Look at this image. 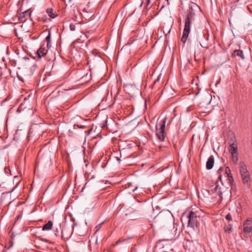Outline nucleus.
I'll return each mask as SVG.
<instances>
[{
  "mask_svg": "<svg viewBox=\"0 0 252 252\" xmlns=\"http://www.w3.org/2000/svg\"><path fill=\"white\" fill-rule=\"evenodd\" d=\"M166 120L164 119L160 121L156 125V135L159 140L164 141V129L165 127Z\"/></svg>",
  "mask_w": 252,
  "mask_h": 252,
  "instance_id": "f257e3e1",
  "label": "nucleus"
},
{
  "mask_svg": "<svg viewBox=\"0 0 252 252\" xmlns=\"http://www.w3.org/2000/svg\"><path fill=\"white\" fill-rule=\"evenodd\" d=\"M191 21L189 16H188L185 20V24L183 34L182 37V41L186 42L189 34L190 32Z\"/></svg>",
  "mask_w": 252,
  "mask_h": 252,
  "instance_id": "f03ea898",
  "label": "nucleus"
},
{
  "mask_svg": "<svg viewBox=\"0 0 252 252\" xmlns=\"http://www.w3.org/2000/svg\"><path fill=\"white\" fill-rule=\"evenodd\" d=\"M188 226L194 230L195 226L197 225V216L193 212H190L189 215L188 216Z\"/></svg>",
  "mask_w": 252,
  "mask_h": 252,
  "instance_id": "7ed1b4c3",
  "label": "nucleus"
},
{
  "mask_svg": "<svg viewBox=\"0 0 252 252\" xmlns=\"http://www.w3.org/2000/svg\"><path fill=\"white\" fill-rule=\"evenodd\" d=\"M244 231L246 233H250L252 231V220L248 219L244 223Z\"/></svg>",
  "mask_w": 252,
  "mask_h": 252,
  "instance_id": "20e7f679",
  "label": "nucleus"
},
{
  "mask_svg": "<svg viewBox=\"0 0 252 252\" xmlns=\"http://www.w3.org/2000/svg\"><path fill=\"white\" fill-rule=\"evenodd\" d=\"M46 12L48 15L52 19L56 18L58 15L56 11L52 8H47Z\"/></svg>",
  "mask_w": 252,
  "mask_h": 252,
  "instance_id": "39448f33",
  "label": "nucleus"
},
{
  "mask_svg": "<svg viewBox=\"0 0 252 252\" xmlns=\"http://www.w3.org/2000/svg\"><path fill=\"white\" fill-rule=\"evenodd\" d=\"M212 190L214 191L217 192L219 193L220 197L222 195V189L218 183H216L214 186L212 187Z\"/></svg>",
  "mask_w": 252,
  "mask_h": 252,
  "instance_id": "423d86ee",
  "label": "nucleus"
},
{
  "mask_svg": "<svg viewBox=\"0 0 252 252\" xmlns=\"http://www.w3.org/2000/svg\"><path fill=\"white\" fill-rule=\"evenodd\" d=\"M37 53L38 57L39 58H41L46 54L47 53V49L43 46H41L38 50Z\"/></svg>",
  "mask_w": 252,
  "mask_h": 252,
  "instance_id": "0eeeda50",
  "label": "nucleus"
},
{
  "mask_svg": "<svg viewBox=\"0 0 252 252\" xmlns=\"http://www.w3.org/2000/svg\"><path fill=\"white\" fill-rule=\"evenodd\" d=\"M214 163V160L213 157H210L206 162V168L211 169L213 168Z\"/></svg>",
  "mask_w": 252,
  "mask_h": 252,
  "instance_id": "6e6552de",
  "label": "nucleus"
},
{
  "mask_svg": "<svg viewBox=\"0 0 252 252\" xmlns=\"http://www.w3.org/2000/svg\"><path fill=\"white\" fill-rule=\"evenodd\" d=\"M239 165H240V172L241 174H245L246 173L249 172L247 169L246 165L244 162H240Z\"/></svg>",
  "mask_w": 252,
  "mask_h": 252,
  "instance_id": "1a4fd4ad",
  "label": "nucleus"
},
{
  "mask_svg": "<svg viewBox=\"0 0 252 252\" xmlns=\"http://www.w3.org/2000/svg\"><path fill=\"white\" fill-rule=\"evenodd\" d=\"M52 226H53V222L51 220H49L48 221V222L47 223H46L42 226V229L43 231L49 230L52 229Z\"/></svg>",
  "mask_w": 252,
  "mask_h": 252,
  "instance_id": "9d476101",
  "label": "nucleus"
},
{
  "mask_svg": "<svg viewBox=\"0 0 252 252\" xmlns=\"http://www.w3.org/2000/svg\"><path fill=\"white\" fill-rule=\"evenodd\" d=\"M235 56H240L241 59H244V56L243 55V52L240 50H235L234 51Z\"/></svg>",
  "mask_w": 252,
  "mask_h": 252,
  "instance_id": "9b49d317",
  "label": "nucleus"
},
{
  "mask_svg": "<svg viewBox=\"0 0 252 252\" xmlns=\"http://www.w3.org/2000/svg\"><path fill=\"white\" fill-rule=\"evenodd\" d=\"M230 151L231 154L238 153L237 147L235 146L234 144H231L230 146Z\"/></svg>",
  "mask_w": 252,
  "mask_h": 252,
  "instance_id": "f8f14e48",
  "label": "nucleus"
},
{
  "mask_svg": "<svg viewBox=\"0 0 252 252\" xmlns=\"http://www.w3.org/2000/svg\"><path fill=\"white\" fill-rule=\"evenodd\" d=\"M232 156V160L234 163H236L238 160V154L234 153L233 154H231Z\"/></svg>",
  "mask_w": 252,
  "mask_h": 252,
  "instance_id": "ddd939ff",
  "label": "nucleus"
},
{
  "mask_svg": "<svg viewBox=\"0 0 252 252\" xmlns=\"http://www.w3.org/2000/svg\"><path fill=\"white\" fill-rule=\"evenodd\" d=\"M244 184L249 187L250 186V177L242 179Z\"/></svg>",
  "mask_w": 252,
  "mask_h": 252,
  "instance_id": "4468645a",
  "label": "nucleus"
},
{
  "mask_svg": "<svg viewBox=\"0 0 252 252\" xmlns=\"http://www.w3.org/2000/svg\"><path fill=\"white\" fill-rule=\"evenodd\" d=\"M232 225L230 224H229L228 225H226L224 227V230L225 231L230 232L231 229Z\"/></svg>",
  "mask_w": 252,
  "mask_h": 252,
  "instance_id": "2eb2a0df",
  "label": "nucleus"
},
{
  "mask_svg": "<svg viewBox=\"0 0 252 252\" xmlns=\"http://www.w3.org/2000/svg\"><path fill=\"white\" fill-rule=\"evenodd\" d=\"M242 179L246 178H249L250 177L249 173H246L245 174H241Z\"/></svg>",
  "mask_w": 252,
  "mask_h": 252,
  "instance_id": "dca6fc26",
  "label": "nucleus"
},
{
  "mask_svg": "<svg viewBox=\"0 0 252 252\" xmlns=\"http://www.w3.org/2000/svg\"><path fill=\"white\" fill-rule=\"evenodd\" d=\"M50 39H51V33L49 32L48 33V35L46 37V40L47 42H50Z\"/></svg>",
  "mask_w": 252,
  "mask_h": 252,
  "instance_id": "f3484780",
  "label": "nucleus"
},
{
  "mask_svg": "<svg viewBox=\"0 0 252 252\" xmlns=\"http://www.w3.org/2000/svg\"><path fill=\"white\" fill-rule=\"evenodd\" d=\"M70 30L71 31H74L75 29V25H73V24H71L70 25Z\"/></svg>",
  "mask_w": 252,
  "mask_h": 252,
  "instance_id": "a211bd4d",
  "label": "nucleus"
},
{
  "mask_svg": "<svg viewBox=\"0 0 252 252\" xmlns=\"http://www.w3.org/2000/svg\"><path fill=\"white\" fill-rule=\"evenodd\" d=\"M225 218L227 220H231V215L229 214H227Z\"/></svg>",
  "mask_w": 252,
  "mask_h": 252,
  "instance_id": "6ab92c4d",
  "label": "nucleus"
},
{
  "mask_svg": "<svg viewBox=\"0 0 252 252\" xmlns=\"http://www.w3.org/2000/svg\"><path fill=\"white\" fill-rule=\"evenodd\" d=\"M163 29H164V30H163V32H164V34H165L166 35L167 34L169 33H170V31H171V28H170V29H169L168 31H167V33H165V29H164V28H163Z\"/></svg>",
  "mask_w": 252,
  "mask_h": 252,
  "instance_id": "aec40b11",
  "label": "nucleus"
},
{
  "mask_svg": "<svg viewBox=\"0 0 252 252\" xmlns=\"http://www.w3.org/2000/svg\"><path fill=\"white\" fill-rule=\"evenodd\" d=\"M47 47L48 49L50 48V47H51L50 42H47Z\"/></svg>",
  "mask_w": 252,
  "mask_h": 252,
  "instance_id": "412c9836",
  "label": "nucleus"
},
{
  "mask_svg": "<svg viewBox=\"0 0 252 252\" xmlns=\"http://www.w3.org/2000/svg\"><path fill=\"white\" fill-rule=\"evenodd\" d=\"M170 228L171 230L174 229V225H173V224H172H172H171V226H170Z\"/></svg>",
  "mask_w": 252,
  "mask_h": 252,
  "instance_id": "4be33fe9",
  "label": "nucleus"
},
{
  "mask_svg": "<svg viewBox=\"0 0 252 252\" xmlns=\"http://www.w3.org/2000/svg\"><path fill=\"white\" fill-rule=\"evenodd\" d=\"M91 2H89V3L87 4V8H89L90 7H91Z\"/></svg>",
  "mask_w": 252,
  "mask_h": 252,
  "instance_id": "5701e85b",
  "label": "nucleus"
},
{
  "mask_svg": "<svg viewBox=\"0 0 252 252\" xmlns=\"http://www.w3.org/2000/svg\"><path fill=\"white\" fill-rule=\"evenodd\" d=\"M92 129H91L90 130H89L88 131H87V134H90L91 133V132H92Z\"/></svg>",
  "mask_w": 252,
  "mask_h": 252,
  "instance_id": "b1692460",
  "label": "nucleus"
},
{
  "mask_svg": "<svg viewBox=\"0 0 252 252\" xmlns=\"http://www.w3.org/2000/svg\"><path fill=\"white\" fill-rule=\"evenodd\" d=\"M92 54L96 55V51H95V50L92 51Z\"/></svg>",
  "mask_w": 252,
  "mask_h": 252,
  "instance_id": "393cba45",
  "label": "nucleus"
},
{
  "mask_svg": "<svg viewBox=\"0 0 252 252\" xmlns=\"http://www.w3.org/2000/svg\"><path fill=\"white\" fill-rule=\"evenodd\" d=\"M55 235L56 236H59L58 230H57L56 232L55 233Z\"/></svg>",
  "mask_w": 252,
  "mask_h": 252,
  "instance_id": "a878e982",
  "label": "nucleus"
},
{
  "mask_svg": "<svg viewBox=\"0 0 252 252\" xmlns=\"http://www.w3.org/2000/svg\"><path fill=\"white\" fill-rule=\"evenodd\" d=\"M227 170H228V171H230V170H229V168H228V167H227V168H226V172H227Z\"/></svg>",
  "mask_w": 252,
  "mask_h": 252,
  "instance_id": "bb28decb",
  "label": "nucleus"
},
{
  "mask_svg": "<svg viewBox=\"0 0 252 252\" xmlns=\"http://www.w3.org/2000/svg\"><path fill=\"white\" fill-rule=\"evenodd\" d=\"M83 11H86V12H88V11H87V8H85L84 9Z\"/></svg>",
  "mask_w": 252,
  "mask_h": 252,
  "instance_id": "cd10ccee",
  "label": "nucleus"
},
{
  "mask_svg": "<svg viewBox=\"0 0 252 252\" xmlns=\"http://www.w3.org/2000/svg\"><path fill=\"white\" fill-rule=\"evenodd\" d=\"M25 13H26V14L28 13V11H25L24 13H23V14H24Z\"/></svg>",
  "mask_w": 252,
  "mask_h": 252,
  "instance_id": "c85d7f7f",
  "label": "nucleus"
},
{
  "mask_svg": "<svg viewBox=\"0 0 252 252\" xmlns=\"http://www.w3.org/2000/svg\"><path fill=\"white\" fill-rule=\"evenodd\" d=\"M98 226H96V228H97L96 231L98 230Z\"/></svg>",
  "mask_w": 252,
  "mask_h": 252,
  "instance_id": "c756f323",
  "label": "nucleus"
},
{
  "mask_svg": "<svg viewBox=\"0 0 252 252\" xmlns=\"http://www.w3.org/2000/svg\"><path fill=\"white\" fill-rule=\"evenodd\" d=\"M150 0H148V2H147L148 4H149V3H150Z\"/></svg>",
  "mask_w": 252,
  "mask_h": 252,
  "instance_id": "7c9ffc66",
  "label": "nucleus"
},
{
  "mask_svg": "<svg viewBox=\"0 0 252 252\" xmlns=\"http://www.w3.org/2000/svg\"><path fill=\"white\" fill-rule=\"evenodd\" d=\"M115 158L117 159V160H119L118 158H116V157H115Z\"/></svg>",
  "mask_w": 252,
  "mask_h": 252,
  "instance_id": "2f4dec72",
  "label": "nucleus"
},
{
  "mask_svg": "<svg viewBox=\"0 0 252 252\" xmlns=\"http://www.w3.org/2000/svg\"><path fill=\"white\" fill-rule=\"evenodd\" d=\"M137 188L136 187V189H133V191H135V189H137Z\"/></svg>",
  "mask_w": 252,
  "mask_h": 252,
  "instance_id": "473e14b6",
  "label": "nucleus"
},
{
  "mask_svg": "<svg viewBox=\"0 0 252 252\" xmlns=\"http://www.w3.org/2000/svg\"><path fill=\"white\" fill-rule=\"evenodd\" d=\"M168 215H169V216L170 217V216H171V215H170V213H168Z\"/></svg>",
  "mask_w": 252,
  "mask_h": 252,
  "instance_id": "72a5a7b5",
  "label": "nucleus"
},
{
  "mask_svg": "<svg viewBox=\"0 0 252 252\" xmlns=\"http://www.w3.org/2000/svg\"><path fill=\"white\" fill-rule=\"evenodd\" d=\"M158 79L157 80H155V82H157V81H158Z\"/></svg>",
  "mask_w": 252,
  "mask_h": 252,
  "instance_id": "f704fd0d",
  "label": "nucleus"
},
{
  "mask_svg": "<svg viewBox=\"0 0 252 252\" xmlns=\"http://www.w3.org/2000/svg\"><path fill=\"white\" fill-rule=\"evenodd\" d=\"M165 32H167V31H168L167 29H165Z\"/></svg>",
  "mask_w": 252,
  "mask_h": 252,
  "instance_id": "c9c22d12",
  "label": "nucleus"
},
{
  "mask_svg": "<svg viewBox=\"0 0 252 252\" xmlns=\"http://www.w3.org/2000/svg\"><path fill=\"white\" fill-rule=\"evenodd\" d=\"M219 178H220V179H221V177H220H220H219Z\"/></svg>",
  "mask_w": 252,
  "mask_h": 252,
  "instance_id": "e433bc0d",
  "label": "nucleus"
},
{
  "mask_svg": "<svg viewBox=\"0 0 252 252\" xmlns=\"http://www.w3.org/2000/svg\"><path fill=\"white\" fill-rule=\"evenodd\" d=\"M167 0L168 1V0Z\"/></svg>",
  "mask_w": 252,
  "mask_h": 252,
  "instance_id": "4c0bfd02",
  "label": "nucleus"
}]
</instances>
